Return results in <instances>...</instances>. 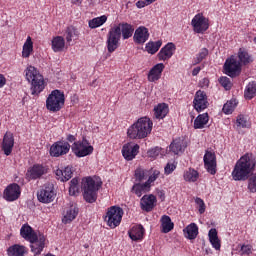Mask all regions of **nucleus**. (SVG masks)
Here are the masks:
<instances>
[{
  "mask_svg": "<svg viewBox=\"0 0 256 256\" xmlns=\"http://www.w3.org/2000/svg\"><path fill=\"white\" fill-rule=\"evenodd\" d=\"M55 175L58 181H69L73 177V166H66L63 170L58 168L55 171Z\"/></svg>",
  "mask_w": 256,
  "mask_h": 256,
  "instance_id": "c756f323",
  "label": "nucleus"
},
{
  "mask_svg": "<svg viewBox=\"0 0 256 256\" xmlns=\"http://www.w3.org/2000/svg\"><path fill=\"white\" fill-rule=\"evenodd\" d=\"M7 83V78L3 74H0V89H3Z\"/></svg>",
  "mask_w": 256,
  "mask_h": 256,
  "instance_id": "bf43d9fd",
  "label": "nucleus"
},
{
  "mask_svg": "<svg viewBox=\"0 0 256 256\" xmlns=\"http://www.w3.org/2000/svg\"><path fill=\"white\" fill-rule=\"evenodd\" d=\"M209 123V114L203 113L199 114L194 120V129H204Z\"/></svg>",
  "mask_w": 256,
  "mask_h": 256,
  "instance_id": "e433bc0d",
  "label": "nucleus"
},
{
  "mask_svg": "<svg viewBox=\"0 0 256 256\" xmlns=\"http://www.w3.org/2000/svg\"><path fill=\"white\" fill-rule=\"evenodd\" d=\"M149 177V171L143 169V168H137L135 170V179L138 181V183H141V181H145Z\"/></svg>",
  "mask_w": 256,
  "mask_h": 256,
  "instance_id": "09e8293b",
  "label": "nucleus"
},
{
  "mask_svg": "<svg viewBox=\"0 0 256 256\" xmlns=\"http://www.w3.org/2000/svg\"><path fill=\"white\" fill-rule=\"evenodd\" d=\"M237 107V100L232 99L230 101H227L223 108L222 111L225 113V115H231L233 111H235V108Z\"/></svg>",
  "mask_w": 256,
  "mask_h": 256,
  "instance_id": "49530a36",
  "label": "nucleus"
},
{
  "mask_svg": "<svg viewBox=\"0 0 256 256\" xmlns=\"http://www.w3.org/2000/svg\"><path fill=\"white\" fill-rule=\"evenodd\" d=\"M145 235V228L143 225H134L128 231V236L132 241H143V237Z\"/></svg>",
  "mask_w": 256,
  "mask_h": 256,
  "instance_id": "bb28decb",
  "label": "nucleus"
},
{
  "mask_svg": "<svg viewBox=\"0 0 256 256\" xmlns=\"http://www.w3.org/2000/svg\"><path fill=\"white\" fill-rule=\"evenodd\" d=\"M209 83V78H203L199 81V87H201V89H207V87H209Z\"/></svg>",
  "mask_w": 256,
  "mask_h": 256,
  "instance_id": "6e6d98bb",
  "label": "nucleus"
},
{
  "mask_svg": "<svg viewBox=\"0 0 256 256\" xmlns=\"http://www.w3.org/2000/svg\"><path fill=\"white\" fill-rule=\"evenodd\" d=\"M77 37H79V32H77V29H75L73 26H68L65 31V38L67 43H71V41Z\"/></svg>",
  "mask_w": 256,
  "mask_h": 256,
  "instance_id": "a18cd8bd",
  "label": "nucleus"
},
{
  "mask_svg": "<svg viewBox=\"0 0 256 256\" xmlns=\"http://www.w3.org/2000/svg\"><path fill=\"white\" fill-rule=\"evenodd\" d=\"M209 55V49L202 48L193 60V65H199Z\"/></svg>",
  "mask_w": 256,
  "mask_h": 256,
  "instance_id": "de8ad7c7",
  "label": "nucleus"
},
{
  "mask_svg": "<svg viewBox=\"0 0 256 256\" xmlns=\"http://www.w3.org/2000/svg\"><path fill=\"white\" fill-rule=\"evenodd\" d=\"M55 197H57V193L55 192V186L53 183L44 184L40 188V191L37 192V199L40 203H53V201H55Z\"/></svg>",
  "mask_w": 256,
  "mask_h": 256,
  "instance_id": "6e6552de",
  "label": "nucleus"
},
{
  "mask_svg": "<svg viewBox=\"0 0 256 256\" xmlns=\"http://www.w3.org/2000/svg\"><path fill=\"white\" fill-rule=\"evenodd\" d=\"M120 41H121V37L119 34V28L110 29L107 34V40H106L108 53H115V51L119 49Z\"/></svg>",
  "mask_w": 256,
  "mask_h": 256,
  "instance_id": "9b49d317",
  "label": "nucleus"
},
{
  "mask_svg": "<svg viewBox=\"0 0 256 256\" xmlns=\"http://www.w3.org/2000/svg\"><path fill=\"white\" fill-rule=\"evenodd\" d=\"M20 235L25 239L26 241H29V243H33L34 241H37L38 236L37 232L33 230L29 224H24L20 229Z\"/></svg>",
  "mask_w": 256,
  "mask_h": 256,
  "instance_id": "b1692460",
  "label": "nucleus"
},
{
  "mask_svg": "<svg viewBox=\"0 0 256 256\" xmlns=\"http://www.w3.org/2000/svg\"><path fill=\"white\" fill-rule=\"evenodd\" d=\"M112 29H119L120 37L122 35L124 41L131 39L133 33H135V27L127 22L119 23L118 25L113 26Z\"/></svg>",
  "mask_w": 256,
  "mask_h": 256,
  "instance_id": "f3484780",
  "label": "nucleus"
},
{
  "mask_svg": "<svg viewBox=\"0 0 256 256\" xmlns=\"http://www.w3.org/2000/svg\"><path fill=\"white\" fill-rule=\"evenodd\" d=\"M83 0H72V3H74L75 5H77V3H82Z\"/></svg>",
  "mask_w": 256,
  "mask_h": 256,
  "instance_id": "338daca9",
  "label": "nucleus"
},
{
  "mask_svg": "<svg viewBox=\"0 0 256 256\" xmlns=\"http://www.w3.org/2000/svg\"><path fill=\"white\" fill-rule=\"evenodd\" d=\"M163 71H165V64L158 63L154 65L148 73V81H150V83L159 81V79H161V75H163Z\"/></svg>",
  "mask_w": 256,
  "mask_h": 256,
  "instance_id": "5701e85b",
  "label": "nucleus"
},
{
  "mask_svg": "<svg viewBox=\"0 0 256 256\" xmlns=\"http://www.w3.org/2000/svg\"><path fill=\"white\" fill-rule=\"evenodd\" d=\"M209 241L212 247L219 251L221 249V240H219V236L217 234V229L211 228L208 233Z\"/></svg>",
  "mask_w": 256,
  "mask_h": 256,
  "instance_id": "473e14b6",
  "label": "nucleus"
},
{
  "mask_svg": "<svg viewBox=\"0 0 256 256\" xmlns=\"http://www.w3.org/2000/svg\"><path fill=\"white\" fill-rule=\"evenodd\" d=\"M151 191V186H148V184L143 183H135L132 186L131 192L134 193L137 197H141L143 193H149Z\"/></svg>",
  "mask_w": 256,
  "mask_h": 256,
  "instance_id": "c9c22d12",
  "label": "nucleus"
},
{
  "mask_svg": "<svg viewBox=\"0 0 256 256\" xmlns=\"http://www.w3.org/2000/svg\"><path fill=\"white\" fill-rule=\"evenodd\" d=\"M161 227L162 233H170V231H173L175 224L171 221V217L163 215L161 217Z\"/></svg>",
  "mask_w": 256,
  "mask_h": 256,
  "instance_id": "ea45409f",
  "label": "nucleus"
},
{
  "mask_svg": "<svg viewBox=\"0 0 256 256\" xmlns=\"http://www.w3.org/2000/svg\"><path fill=\"white\" fill-rule=\"evenodd\" d=\"M77 215H79V207L77 205H71L65 212L64 217L62 219V223L67 225L77 219Z\"/></svg>",
  "mask_w": 256,
  "mask_h": 256,
  "instance_id": "cd10ccee",
  "label": "nucleus"
},
{
  "mask_svg": "<svg viewBox=\"0 0 256 256\" xmlns=\"http://www.w3.org/2000/svg\"><path fill=\"white\" fill-rule=\"evenodd\" d=\"M77 193H79V186H70L69 187V194L74 196L77 195Z\"/></svg>",
  "mask_w": 256,
  "mask_h": 256,
  "instance_id": "4d7b16f0",
  "label": "nucleus"
},
{
  "mask_svg": "<svg viewBox=\"0 0 256 256\" xmlns=\"http://www.w3.org/2000/svg\"><path fill=\"white\" fill-rule=\"evenodd\" d=\"M31 53H33V40H31V36H28L23 45L22 57L27 59L31 56Z\"/></svg>",
  "mask_w": 256,
  "mask_h": 256,
  "instance_id": "79ce46f5",
  "label": "nucleus"
},
{
  "mask_svg": "<svg viewBox=\"0 0 256 256\" xmlns=\"http://www.w3.org/2000/svg\"><path fill=\"white\" fill-rule=\"evenodd\" d=\"M13 147H15V136L12 134V132L7 131L3 136L2 142L0 143L1 151H3L6 157H9V155L13 153Z\"/></svg>",
  "mask_w": 256,
  "mask_h": 256,
  "instance_id": "dca6fc26",
  "label": "nucleus"
},
{
  "mask_svg": "<svg viewBox=\"0 0 256 256\" xmlns=\"http://www.w3.org/2000/svg\"><path fill=\"white\" fill-rule=\"evenodd\" d=\"M76 141H77V138L73 134H68L66 136L67 143H75Z\"/></svg>",
  "mask_w": 256,
  "mask_h": 256,
  "instance_id": "13d9d810",
  "label": "nucleus"
},
{
  "mask_svg": "<svg viewBox=\"0 0 256 256\" xmlns=\"http://www.w3.org/2000/svg\"><path fill=\"white\" fill-rule=\"evenodd\" d=\"M201 69H202L201 66H198V67L194 68L192 70V76L197 77V75H199V73H201Z\"/></svg>",
  "mask_w": 256,
  "mask_h": 256,
  "instance_id": "680f3d73",
  "label": "nucleus"
},
{
  "mask_svg": "<svg viewBox=\"0 0 256 256\" xmlns=\"http://www.w3.org/2000/svg\"><path fill=\"white\" fill-rule=\"evenodd\" d=\"M107 23V16L102 15L100 17L93 18L88 22L90 29H97V27H101Z\"/></svg>",
  "mask_w": 256,
  "mask_h": 256,
  "instance_id": "c03bdc74",
  "label": "nucleus"
},
{
  "mask_svg": "<svg viewBox=\"0 0 256 256\" xmlns=\"http://www.w3.org/2000/svg\"><path fill=\"white\" fill-rule=\"evenodd\" d=\"M65 49V38L63 36H56L52 39V50L54 53H61Z\"/></svg>",
  "mask_w": 256,
  "mask_h": 256,
  "instance_id": "4c0bfd02",
  "label": "nucleus"
},
{
  "mask_svg": "<svg viewBox=\"0 0 256 256\" xmlns=\"http://www.w3.org/2000/svg\"><path fill=\"white\" fill-rule=\"evenodd\" d=\"M21 197V186L17 183H12L8 185L3 192V199L9 203L17 201Z\"/></svg>",
  "mask_w": 256,
  "mask_h": 256,
  "instance_id": "2eb2a0df",
  "label": "nucleus"
},
{
  "mask_svg": "<svg viewBox=\"0 0 256 256\" xmlns=\"http://www.w3.org/2000/svg\"><path fill=\"white\" fill-rule=\"evenodd\" d=\"M219 83L221 87L225 89V91H231L233 88V82L227 76H222L219 78Z\"/></svg>",
  "mask_w": 256,
  "mask_h": 256,
  "instance_id": "8fccbe9b",
  "label": "nucleus"
},
{
  "mask_svg": "<svg viewBox=\"0 0 256 256\" xmlns=\"http://www.w3.org/2000/svg\"><path fill=\"white\" fill-rule=\"evenodd\" d=\"M191 25L194 33H205L209 29V19L203 13H198L193 17Z\"/></svg>",
  "mask_w": 256,
  "mask_h": 256,
  "instance_id": "ddd939ff",
  "label": "nucleus"
},
{
  "mask_svg": "<svg viewBox=\"0 0 256 256\" xmlns=\"http://www.w3.org/2000/svg\"><path fill=\"white\" fill-rule=\"evenodd\" d=\"M139 149H140L139 144H135V145L131 143L124 144L122 148V155L124 159H126V161H133V159L137 157L139 153Z\"/></svg>",
  "mask_w": 256,
  "mask_h": 256,
  "instance_id": "aec40b11",
  "label": "nucleus"
},
{
  "mask_svg": "<svg viewBox=\"0 0 256 256\" xmlns=\"http://www.w3.org/2000/svg\"><path fill=\"white\" fill-rule=\"evenodd\" d=\"M72 153L76 157H87V155H91L94 151L93 146L89 143L87 138H83L82 140L76 141L71 146Z\"/></svg>",
  "mask_w": 256,
  "mask_h": 256,
  "instance_id": "0eeeda50",
  "label": "nucleus"
},
{
  "mask_svg": "<svg viewBox=\"0 0 256 256\" xmlns=\"http://www.w3.org/2000/svg\"><path fill=\"white\" fill-rule=\"evenodd\" d=\"M103 182L98 181L95 177H85L82 179L83 197L86 203H95L97 201V193L101 189Z\"/></svg>",
  "mask_w": 256,
  "mask_h": 256,
  "instance_id": "7ed1b4c3",
  "label": "nucleus"
},
{
  "mask_svg": "<svg viewBox=\"0 0 256 256\" xmlns=\"http://www.w3.org/2000/svg\"><path fill=\"white\" fill-rule=\"evenodd\" d=\"M26 79L31 83V95H39L45 89V80L37 68L29 66L25 70Z\"/></svg>",
  "mask_w": 256,
  "mask_h": 256,
  "instance_id": "20e7f679",
  "label": "nucleus"
},
{
  "mask_svg": "<svg viewBox=\"0 0 256 256\" xmlns=\"http://www.w3.org/2000/svg\"><path fill=\"white\" fill-rule=\"evenodd\" d=\"M195 203L196 205H198V211L200 213V215H203V213H205V209H206V206H205V201H203V199L197 197L195 199Z\"/></svg>",
  "mask_w": 256,
  "mask_h": 256,
  "instance_id": "864d4df0",
  "label": "nucleus"
},
{
  "mask_svg": "<svg viewBox=\"0 0 256 256\" xmlns=\"http://www.w3.org/2000/svg\"><path fill=\"white\" fill-rule=\"evenodd\" d=\"M62 107H65V93L61 90H53L46 99V109L50 113H57Z\"/></svg>",
  "mask_w": 256,
  "mask_h": 256,
  "instance_id": "39448f33",
  "label": "nucleus"
},
{
  "mask_svg": "<svg viewBox=\"0 0 256 256\" xmlns=\"http://www.w3.org/2000/svg\"><path fill=\"white\" fill-rule=\"evenodd\" d=\"M183 179L186 183H196L199 180V172L194 168H189L184 171Z\"/></svg>",
  "mask_w": 256,
  "mask_h": 256,
  "instance_id": "f704fd0d",
  "label": "nucleus"
},
{
  "mask_svg": "<svg viewBox=\"0 0 256 256\" xmlns=\"http://www.w3.org/2000/svg\"><path fill=\"white\" fill-rule=\"evenodd\" d=\"M159 198L161 199V201H165V193L159 192Z\"/></svg>",
  "mask_w": 256,
  "mask_h": 256,
  "instance_id": "0e129e2a",
  "label": "nucleus"
},
{
  "mask_svg": "<svg viewBox=\"0 0 256 256\" xmlns=\"http://www.w3.org/2000/svg\"><path fill=\"white\" fill-rule=\"evenodd\" d=\"M183 233L186 239L193 241V239H197V235H199V227L197 226V224L191 223L183 229Z\"/></svg>",
  "mask_w": 256,
  "mask_h": 256,
  "instance_id": "7c9ffc66",
  "label": "nucleus"
},
{
  "mask_svg": "<svg viewBox=\"0 0 256 256\" xmlns=\"http://www.w3.org/2000/svg\"><path fill=\"white\" fill-rule=\"evenodd\" d=\"M240 251L241 255H251L253 253V246L251 244H243Z\"/></svg>",
  "mask_w": 256,
  "mask_h": 256,
  "instance_id": "603ef678",
  "label": "nucleus"
},
{
  "mask_svg": "<svg viewBox=\"0 0 256 256\" xmlns=\"http://www.w3.org/2000/svg\"><path fill=\"white\" fill-rule=\"evenodd\" d=\"M136 7H138V9H143V7H147V2L144 0V1H138L136 3Z\"/></svg>",
  "mask_w": 256,
  "mask_h": 256,
  "instance_id": "e2e57ef3",
  "label": "nucleus"
},
{
  "mask_svg": "<svg viewBox=\"0 0 256 256\" xmlns=\"http://www.w3.org/2000/svg\"><path fill=\"white\" fill-rule=\"evenodd\" d=\"M155 205H157V197L153 194L144 195L140 199V207L142 211H146V213H151V211L155 209Z\"/></svg>",
  "mask_w": 256,
  "mask_h": 256,
  "instance_id": "6ab92c4d",
  "label": "nucleus"
},
{
  "mask_svg": "<svg viewBox=\"0 0 256 256\" xmlns=\"http://www.w3.org/2000/svg\"><path fill=\"white\" fill-rule=\"evenodd\" d=\"M168 113H169V105H167L166 103L158 104L154 108V117L156 119H165Z\"/></svg>",
  "mask_w": 256,
  "mask_h": 256,
  "instance_id": "2f4dec72",
  "label": "nucleus"
},
{
  "mask_svg": "<svg viewBox=\"0 0 256 256\" xmlns=\"http://www.w3.org/2000/svg\"><path fill=\"white\" fill-rule=\"evenodd\" d=\"M153 131V121L145 116L139 118L127 129L129 139H146Z\"/></svg>",
  "mask_w": 256,
  "mask_h": 256,
  "instance_id": "f03ea898",
  "label": "nucleus"
},
{
  "mask_svg": "<svg viewBox=\"0 0 256 256\" xmlns=\"http://www.w3.org/2000/svg\"><path fill=\"white\" fill-rule=\"evenodd\" d=\"M255 167V156L251 153H246L236 162L232 171V179L234 181L248 180V190L250 193H256V174L251 177Z\"/></svg>",
  "mask_w": 256,
  "mask_h": 256,
  "instance_id": "f257e3e1",
  "label": "nucleus"
},
{
  "mask_svg": "<svg viewBox=\"0 0 256 256\" xmlns=\"http://www.w3.org/2000/svg\"><path fill=\"white\" fill-rule=\"evenodd\" d=\"M204 169H206L207 173L210 175L217 174V156L215 152H211L207 150L203 157Z\"/></svg>",
  "mask_w": 256,
  "mask_h": 256,
  "instance_id": "4468645a",
  "label": "nucleus"
},
{
  "mask_svg": "<svg viewBox=\"0 0 256 256\" xmlns=\"http://www.w3.org/2000/svg\"><path fill=\"white\" fill-rule=\"evenodd\" d=\"M29 253V249L21 244H14L7 249L8 256H25Z\"/></svg>",
  "mask_w": 256,
  "mask_h": 256,
  "instance_id": "c85d7f7f",
  "label": "nucleus"
},
{
  "mask_svg": "<svg viewBox=\"0 0 256 256\" xmlns=\"http://www.w3.org/2000/svg\"><path fill=\"white\" fill-rule=\"evenodd\" d=\"M146 1V5H151L152 3H155V1L157 0H145Z\"/></svg>",
  "mask_w": 256,
  "mask_h": 256,
  "instance_id": "69168bd1",
  "label": "nucleus"
},
{
  "mask_svg": "<svg viewBox=\"0 0 256 256\" xmlns=\"http://www.w3.org/2000/svg\"><path fill=\"white\" fill-rule=\"evenodd\" d=\"M236 127L237 129H249L251 127V121H249V117L244 114H239L236 117Z\"/></svg>",
  "mask_w": 256,
  "mask_h": 256,
  "instance_id": "58836bf2",
  "label": "nucleus"
},
{
  "mask_svg": "<svg viewBox=\"0 0 256 256\" xmlns=\"http://www.w3.org/2000/svg\"><path fill=\"white\" fill-rule=\"evenodd\" d=\"M47 173V166H44L43 164H34L29 170H28V177L29 179L36 180L41 179L43 175Z\"/></svg>",
  "mask_w": 256,
  "mask_h": 256,
  "instance_id": "4be33fe9",
  "label": "nucleus"
},
{
  "mask_svg": "<svg viewBox=\"0 0 256 256\" xmlns=\"http://www.w3.org/2000/svg\"><path fill=\"white\" fill-rule=\"evenodd\" d=\"M159 175H161V172H159V170L153 171L152 175H150L148 180L145 182L146 184H148V187H151V183H155V181H157Z\"/></svg>",
  "mask_w": 256,
  "mask_h": 256,
  "instance_id": "3c124183",
  "label": "nucleus"
},
{
  "mask_svg": "<svg viewBox=\"0 0 256 256\" xmlns=\"http://www.w3.org/2000/svg\"><path fill=\"white\" fill-rule=\"evenodd\" d=\"M69 151H71V144L65 140H60L51 145L49 153L51 157H63Z\"/></svg>",
  "mask_w": 256,
  "mask_h": 256,
  "instance_id": "9d476101",
  "label": "nucleus"
},
{
  "mask_svg": "<svg viewBox=\"0 0 256 256\" xmlns=\"http://www.w3.org/2000/svg\"><path fill=\"white\" fill-rule=\"evenodd\" d=\"M70 187H79V178H73L70 181Z\"/></svg>",
  "mask_w": 256,
  "mask_h": 256,
  "instance_id": "052dcab7",
  "label": "nucleus"
},
{
  "mask_svg": "<svg viewBox=\"0 0 256 256\" xmlns=\"http://www.w3.org/2000/svg\"><path fill=\"white\" fill-rule=\"evenodd\" d=\"M149 37V29L145 26H140L134 32L133 41L136 45H144L149 41Z\"/></svg>",
  "mask_w": 256,
  "mask_h": 256,
  "instance_id": "a211bd4d",
  "label": "nucleus"
},
{
  "mask_svg": "<svg viewBox=\"0 0 256 256\" xmlns=\"http://www.w3.org/2000/svg\"><path fill=\"white\" fill-rule=\"evenodd\" d=\"M161 45H163V42L161 40H158L156 42L151 41L146 44L145 49L150 55H155V53H157V51L161 49Z\"/></svg>",
  "mask_w": 256,
  "mask_h": 256,
  "instance_id": "37998d69",
  "label": "nucleus"
},
{
  "mask_svg": "<svg viewBox=\"0 0 256 256\" xmlns=\"http://www.w3.org/2000/svg\"><path fill=\"white\" fill-rule=\"evenodd\" d=\"M169 149L174 155L184 153L185 149H187V141L183 138H176L171 142Z\"/></svg>",
  "mask_w": 256,
  "mask_h": 256,
  "instance_id": "393cba45",
  "label": "nucleus"
},
{
  "mask_svg": "<svg viewBox=\"0 0 256 256\" xmlns=\"http://www.w3.org/2000/svg\"><path fill=\"white\" fill-rule=\"evenodd\" d=\"M238 59L240 65H249L253 63V56L245 48H240L238 51Z\"/></svg>",
  "mask_w": 256,
  "mask_h": 256,
  "instance_id": "72a5a7b5",
  "label": "nucleus"
},
{
  "mask_svg": "<svg viewBox=\"0 0 256 256\" xmlns=\"http://www.w3.org/2000/svg\"><path fill=\"white\" fill-rule=\"evenodd\" d=\"M123 219V208L119 206H111L107 209L104 221H106L110 229H115L121 225Z\"/></svg>",
  "mask_w": 256,
  "mask_h": 256,
  "instance_id": "423d86ee",
  "label": "nucleus"
},
{
  "mask_svg": "<svg viewBox=\"0 0 256 256\" xmlns=\"http://www.w3.org/2000/svg\"><path fill=\"white\" fill-rule=\"evenodd\" d=\"M45 235L39 234L38 238L34 242H30L31 252L34 253V256L41 255L43 249H45Z\"/></svg>",
  "mask_w": 256,
  "mask_h": 256,
  "instance_id": "a878e982",
  "label": "nucleus"
},
{
  "mask_svg": "<svg viewBox=\"0 0 256 256\" xmlns=\"http://www.w3.org/2000/svg\"><path fill=\"white\" fill-rule=\"evenodd\" d=\"M175 169H177V166L175 164L168 163L164 168L165 175H171V173H173Z\"/></svg>",
  "mask_w": 256,
  "mask_h": 256,
  "instance_id": "5fc2aeb1",
  "label": "nucleus"
},
{
  "mask_svg": "<svg viewBox=\"0 0 256 256\" xmlns=\"http://www.w3.org/2000/svg\"><path fill=\"white\" fill-rule=\"evenodd\" d=\"M193 107L197 113H201L205 111L207 107H209V99L207 97V93L202 90H198L195 93L194 100H193Z\"/></svg>",
  "mask_w": 256,
  "mask_h": 256,
  "instance_id": "f8f14e48",
  "label": "nucleus"
},
{
  "mask_svg": "<svg viewBox=\"0 0 256 256\" xmlns=\"http://www.w3.org/2000/svg\"><path fill=\"white\" fill-rule=\"evenodd\" d=\"M0 127H1V123H0Z\"/></svg>",
  "mask_w": 256,
  "mask_h": 256,
  "instance_id": "774afa93",
  "label": "nucleus"
},
{
  "mask_svg": "<svg viewBox=\"0 0 256 256\" xmlns=\"http://www.w3.org/2000/svg\"><path fill=\"white\" fill-rule=\"evenodd\" d=\"M255 96H256V82L252 81L246 85L244 90V97L248 101H251V99H253Z\"/></svg>",
  "mask_w": 256,
  "mask_h": 256,
  "instance_id": "a19ab883",
  "label": "nucleus"
},
{
  "mask_svg": "<svg viewBox=\"0 0 256 256\" xmlns=\"http://www.w3.org/2000/svg\"><path fill=\"white\" fill-rule=\"evenodd\" d=\"M224 71L226 75L232 79L239 77L242 71L241 62H239L235 56L228 58L224 63Z\"/></svg>",
  "mask_w": 256,
  "mask_h": 256,
  "instance_id": "1a4fd4ad",
  "label": "nucleus"
},
{
  "mask_svg": "<svg viewBox=\"0 0 256 256\" xmlns=\"http://www.w3.org/2000/svg\"><path fill=\"white\" fill-rule=\"evenodd\" d=\"M177 48L173 44V42L167 43L164 47L161 48L159 53L157 54V57L159 61H169L175 55V50Z\"/></svg>",
  "mask_w": 256,
  "mask_h": 256,
  "instance_id": "412c9836",
  "label": "nucleus"
}]
</instances>
